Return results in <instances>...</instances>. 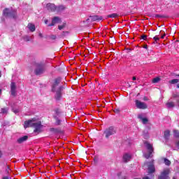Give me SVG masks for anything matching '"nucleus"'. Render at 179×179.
Segmentation results:
<instances>
[{
  "label": "nucleus",
  "mask_w": 179,
  "mask_h": 179,
  "mask_svg": "<svg viewBox=\"0 0 179 179\" xmlns=\"http://www.w3.org/2000/svg\"><path fill=\"white\" fill-rule=\"evenodd\" d=\"M11 96H16V83H11L10 84Z\"/></svg>",
  "instance_id": "nucleus-13"
},
{
  "label": "nucleus",
  "mask_w": 179,
  "mask_h": 179,
  "mask_svg": "<svg viewBox=\"0 0 179 179\" xmlns=\"http://www.w3.org/2000/svg\"><path fill=\"white\" fill-rule=\"evenodd\" d=\"M144 167H148V174H152V173H155V169L153 163H146L144 164Z\"/></svg>",
  "instance_id": "nucleus-9"
},
{
  "label": "nucleus",
  "mask_w": 179,
  "mask_h": 179,
  "mask_svg": "<svg viewBox=\"0 0 179 179\" xmlns=\"http://www.w3.org/2000/svg\"><path fill=\"white\" fill-rule=\"evenodd\" d=\"M59 83H61V78H57L55 79V81L52 85V92L55 93V99L56 100H60L62 99L64 87L62 85H59Z\"/></svg>",
  "instance_id": "nucleus-2"
},
{
  "label": "nucleus",
  "mask_w": 179,
  "mask_h": 179,
  "mask_svg": "<svg viewBox=\"0 0 179 179\" xmlns=\"http://www.w3.org/2000/svg\"><path fill=\"white\" fill-rule=\"evenodd\" d=\"M136 107H137V108H140L141 110H145V109L148 108V105H146V103H145V102H142L139 100H136Z\"/></svg>",
  "instance_id": "nucleus-8"
},
{
  "label": "nucleus",
  "mask_w": 179,
  "mask_h": 179,
  "mask_svg": "<svg viewBox=\"0 0 179 179\" xmlns=\"http://www.w3.org/2000/svg\"><path fill=\"white\" fill-rule=\"evenodd\" d=\"M178 106H179V100L178 101Z\"/></svg>",
  "instance_id": "nucleus-45"
},
{
  "label": "nucleus",
  "mask_w": 179,
  "mask_h": 179,
  "mask_svg": "<svg viewBox=\"0 0 179 179\" xmlns=\"http://www.w3.org/2000/svg\"><path fill=\"white\" fill-rule=\"evenodd\" d=\"M44 23H45V24H48V20H44Z\"/></svg>",
  "instance_id": "nucleus-33"
},
{
  "label": "nucleus",
  "mask_w": 179,
  "mask_h": 179,
  "mask_svg": "<svg viewBox=\"0 0 179 179\" xmlns=\"http://www.w3.org/2000/svg\"><path fill=\"white\" fill-rule=\"evenodd\" d=\"M166 107L168 108H173V107H174V103H173V102H168L166 103Z\"/></svg>",
  "instance_id": "nucleus-22"
},
{
  "label": "nucleus",
  "mask_w": 179,
  "mask_h": 179,
  "mask_svg": "<svg viewBox=\"0 0 179 179\" xmlns=\"http://www.w3.org/2000/svg\"><path fill=\"white\" fill-rule=\"evenodd\" d=\"M143 179H150V178H149L148 176H145L144 178H143Z\"/></svg>",
  "instance_id": "nucleus-38"
},
{
  "label": "nucleus",
  "mask_w": 179,
  "mask_h": 179,
  "mask_svg": "<svg viewBox=\"0 0 179 179\" xmlns=\"http://www.w3.org/2000/svg\"><path fill=\"white\" fill-rule=\"evenodd\" d=\"M65 26H66V23H64L62 25H59L58 27L59 30H62V29H64V27H65Z\"/></svg>",
  "instance_id": "nucleus-28"
},
{
  "label": "nucleus",
  "mask_w": 179,
  "mask_h": 179,
  "mask_svg": "<svg viewBox=\"0 0 179 179\" xmlns=\"http://www.w3.org/2000/svg\"><path fill=\"white\" fill-rule=\"evenodd\" d=\"M138 118L141 120L143 124H148V118L143 117V114L138 115Z\"/></svg>",
  "instance_id": "nucleus-16"
},
{
  "label": "nucleus",
  "mask_w": 179,
  "mask_h": 179,
  "mask_svg": "<svg viewBox=\"0 0 179 179\" xmlns=\"http://www.w3.org/2000/svg\"><path fill=\"white\" fill-rule=\"evenodd\" d=\"M166 36V34H164L161 36V38H164V36Z\"/></svg>",
  "instance_id": "nucleus-40"
},
{
  "label": "nucleus",
  "mask_w": 179,
  "mask_h": 179,
  "mask_svg": "<svg viewBox=\"0 0 179 179\" xmlns=\"http://www.w3.org/2000/svg\"><path fill=\"white\" fill-rule=\"evenodd\" d=\"M3 179H9L8 177H4Z\"/></svg>",
  "instance_id": "nucleus-43"
},
{
  "label": "nucleus",
  "mask_w": 179,
  "mask_h": 179,
  "mask_svg": "<svg viewBox=\"0 0 179 179\" xmlns=\"http://www.w3.org/2000/svg\"><path fill=\"white\" fill-rule=\"evenodd\" d=\"M1 114H8V108H1Z\"/></svg>",
  "instance_id": "nucleus-24"
},
{
  "label": "nucleus",
  "mask_w": 179,
  "mask_h": 179,
  "mask_svg": "<svg viewBox=\"0 0 179 179\" xmlns=\"http://www.w3.org/2000/svg\"><path fill=\"white\" fill-rule=\"evenodd\" d=\"M153 39L155 40V43H157L159 40H160V38H159V36H155Z\"/></svg>",
  "instance_id": "nucleus-29"
},
{
  "label": "nucleus",
  "mask_w": 179,
  "mask_h": 179,
  "mask_svg": "<svg viewBox=\"0 0 179 179\" xmlns=\"http://www.w3.org/2000/svg\"><path fill=\"white\" fill-rule=\"evenodd\" d=\"M57 125H59V124H61V120H57Z\"/></svg>",
  "instance_id": "nucleus-36"
},
{
  "label": "nucleus",
  "mask_w": 179,
  "mask_h": 179,
  "mask_svg": "<svg viewBox=\"0 0 179 179\" xmlns=\"http://www.w3.org/2000/svg\"><path fill=\"white\" fill-rule=\"evenodd\" d=\"M178 76H179V74L178 75Z\"/></svg>",
  "instance_id": "nucleus-48"
},
{
  "label": "nucleus",
  "mask_w": 179,
  "mask_h": 179,
  "mask_svg": "<svg viewBox=\"0 0 179 179\" xmlns=\"http://www.w3.org/2000/svg\"><path fill=\"white\" fill-rule=\"evenodd\" d=\"M2 157V151L0 150V159Z\"/></svg>",
  "instance_id": "nucleus-39"
},
{
  "label": "nucleus",
  "mask_w": 179,
  "mask_h": 179,
  "mask_svg": "<svg viewBox=\"0 0 179 179\" xmlns=\"http://www.w3.org/2000/svg\"><path fill=\"white\" fill-rule=\"evenodd\" d=\"M108 17H111L112 19H115V17H118V14L113 13L108 15Z\"/></svg>",
  "instance_id": "nucleus-21"
},
{
  "label": "nucleus",
  "mask_w": 179,
  "mask_h": 179,
  "mask_svg": "<svg viewBox=\"0 0 179 179\" xmlns=\"http://www.w3.org/2000/svg\"><path fill=\"white\" fill-rule=\"evenodd\" d=\"M164 163L166 166H170V164H171V162L166 158L164 159Z\"/></svg>",
  "instance_id": "nucleus-20"
},
{
  "label": "nucleus",
  "mask_w": 179,
  "mask_h": 179,
  "mask_svg": "<svg viewBox=\"0 0 179 179\" xmlns=\"http://www.w3.org/2000/svg\"><path fill=\"white\" fill-rule=\"evenodd\" d=\"M25 41H30V38L29 36H26L24 38Z\"/></svg>",
  "instance_id": "nucleus-32"
},
{
  "label": "nucleus",
  "mask_w": 179,
  "mask_h": 179,
  "mask_svg": "<svg viewBox=\"0 0 179 179\" xmlns=\"http://www.w3.org/2000/svg\"><path fill=\"white\" fill-rule=\"evenodd\" d=\"M27 139H29V136H24L22 137L19 138L17 140V143H23V142H26V141H27Z\"/></svg>",
  "instance_id": "nucleus-15"
},
{
  "label": "nucleus",
  "mask_w": 179,
  "mask_h": 179,
  "mask_svg": "<svg viewBox=\"0 0 179 179\" xmlns=\"http://www.w3.org/2000/svg\"><path fill=\"white\" fill-rule=\"evenodd\" d=\"M24 127V128H29L30 127L34 128V132L35 134L43 132V124H41V120L38 117H34L31 120H26Z\"/></svg>",
  "instance_id": "nucleus-1"
},
{
  "label": "nucleus",
  "mask_w": 179,
  "mask_h": 179,
  "mask_svg": "<svg viewBox=\"0 0 179 179\" xmlns=\"http://www.w3.org/2000/svg\"><path fill=\"white\" fill-rule=\"evenodd\" d=\"M39 37H41V38H43V34L39 33Z\"/></svg>",
  "instance_id": "nucleus-34"
},
{
  "label": "nucleus",
  "mask_w": 179,
  "mask_h": 179,
  "mask_svg": "<svg viewBox=\"0 0 179 179\" xmlns=\"http://www.w3.org/2000/svg\"><path fill=\"white\" fill-rule=\"evenodd\" d=\"M134 179H141V178H134Z\"/></svg>",
  "instance_id": "nucleus-47"
},
{
  "label": "nucleus",
  "mask_w": 179,
  "mask_h": 179,
  "mask_svg": "<svg viewBox=\"0 0 179 179\" xmlns=\"http://www.w3.org/2000/svg\"><path fill=\"white\" fill-rule=\"evenodd\" d=\"M87 20L88 22H100V20H103V17L99 15H92L90 16Z\"/></svg>",
  "instance_id": "nucleus-10"
},
{
  "label": "nucleus",
  "mask_w": 179,
  "mask_h": 179,
  "mask_svg": "<svg viewBox=\"0 0 179 179\" xmlns=\"http://www.w3.org/2000/svg\"><path fill=\"white\" fill-rule=\"evenodd\" d=\"M123 162L124 163H128V162H129V160H131V159H132V155H131V154L129 153H125L124 155H123Z\"/></svg>",
  "instance_id": "nucleus-14"
},
{
  "label": "nucleus",
  "mask_w": 179,
  "mask_h": 179,
  "mask_svg": "<svg viewBox=\"0 0 179 179\" xmlns=\"http://www.w3.org/2000/svg\"><path fill=\"white\" fill-rule=\"evenodd\" d=\"M175 148L178 150L179 149V140H177L175 143Z\"/></svg>",
  "instance_id": "nucleus-27"
},
{
  "label": "nucleus",
  "mask_w": 179,
  "mask_h": 179,
  "mask_svg": "<svg viewBox=\"0 0 179 179\" xmlns=\"http://www.w3.org/2000/svg\"><path fill=\"white\" fill-rule=\"evenodd\" d=\"M0 78H1V71H0Z\"/></svg>",
  "instance_id": "nucleus-46"
},
{
  "label": "nucleus",
  "mask_w": 179,
  "mask_h": 179,
  "mask_svg": "<svg viewBox=\"0 0 179 179\" xmlns=\"http://www.w3.org/2000/svg\"><path fill=\"white\" fill-rule=\"evenodd\" d=\"M173 179H177V178H176V176H174V177L173 178Z\"/></svg>",
  "instance_id": "nucleus-44"
},
{
  "label": "nucleus",
  "mask_w": 179,
  "mask_h": 179,
  "mask_svg": "<svg viewBox=\"0 0 179 179\" xmlns=\"http://www.w3.org/2000/svg\"><path fill=\"white\" fill-rule=\"evenodd\" d=\"M64 9H65V7L64 6H59L58 7H56L57 12H61L62 10H64Z\"/></svg>",
  "instance_id": "nucleus-19"
},
{
  "label": "nucleus",
  "mask_w": 179,
  "mask_h": 179,
  "mask_svg": "<svg viewBox=\"0 0 179 179\" xmlns=\"http://www.w3.org/2000/svg\"><path fill=\"white\" fill-rule=\"evenodd\" d=\"M159 81H160V78L159 77H157V78L152 79V83H157Z\"/></svg>",
  "instance_id": "nucleus-26"
},
{
  "label": "nucleus",
  "mask_w": 179,
  "mask_h": 179,
  "mask_svg": "<svg viewBox=\"0 0 179 179\" xmlns=\"http://www.w3.org/2000/svg\"><path fill=\"white\" fill-rule=\"evenodd\" d=\"M132 80H136V77H133Z\"/></svg>",
  "instance_id": "nucleus-41"
},
{
  "label": "nucleus",
  "mask_w": 179,
  "mask_h": 179,
  "mask_svg": "<svg viewBox=\"0 0 179 179\" xmlns=\"http://www.w3.org/2000/svg\"><path fill=\"white\" fill-rule=\"evenodd\" d=\"M27 28L29 29V30H30V31H36V26L34 24H28Z\"/></svg>",
  "instance_id": "nucleus-17"
},
{
  "label": "nucleus",
  "mask_w": 179,
  "mask_h": 179,
  "mask_svg": "<svg viewBox=\"0 0 179 179\" xmlns=\"http://www.w3.org/2000/svg\"><path fill=\"white\" fill-rule=\"evenodd\" d=\"M142 38H143V40H146V36H145V35L142 36Z\"/></svg>",
  "instance_id": "nucleus-35"
},
{
  "label": "nucleus",
  "mask_w": 179,
  "mask_h": 179,
  "mask_svg": "<svg viewBox=\"0 0 179 179\" xmlns=\"http://www.w3.org/2000/svg\"><path fill=\"white\" fill-rule=\"evenodd\" d=\"M46 8L48 9V10H50V12H55L57 6H55V4L54 3H48L46 5Z\"/></svg>",
  "instance_id": "nucleus-12"
},
{
  "label": "nucleus",
  "mask_w": 179,
  "mask_h": 179,
  "mask_svg": "<svg viewBox=\"0 0 179 179\" xmlns=\"http://www.w3.org/2000/svg\"><path fill=\"white\" fill-rule=\"evenodd\" d=\"M13 111L15 114H17V113H19V109H13Z\"/></svg>",
  "instance_id": "nucleus-30"
},
{
  "label": "nucleus",
  "mask_w": 179,
  "mask_h": 179,
  "mask_svg": "<svg viewBox=\"0 0 179 179\" xmlns=\"http://www.w3.org/2000/svg\"><path fill=\"white\" fill-rule=\"evenodd\" d=\"M45 64L44 62H41L36 64V69H35L36 75H41L44 73Z\"/></svg>",
  "instance_id": "nucleus-3"
},
{
  "label": "nucleus",
  "mask_w": 179,
  "mask_h": 179,
  "mask_svg": "<svg viewBox=\"0 0 179 179\" xmlns=\"http://www.w3.org/2000/svg\"><path fill=\"white\" fill-rule=\"evenodd\" d=\"M170 174V169H165L161 172V175L158 179H169V175Z\"/></svg>",
  "instance_id": "nucleus-7"
},
{
  "label": "nucleus",
  "mask_w": 179,
  "mask_h": 179,
  "mask_svg": "<svg viewBox=\"0 0 179 179\" xmlns=\"http://www.w3.org/2000/svg\"><path fill=\"white\" fill-rule=\"evenodd\" d=\"M144 145L148 149V153H144L143 156L145 157V159H149V157L152 156V153H153V145L147 141L144 143Z\"/></svg>",
  "instance_id": "nucleus-4"
},
{
  "label": "nucleus",
  "mask_w": 179,
  "mask_h": 179,
  "mask_svg": "<svg viewBox=\"0 0 179 179\" xmlns=\"http://www.w3.org/2000/svg\"><path fill=\"white\" fill-rule=\"evenodd\" d=\"M173 97H174V99L179 97V94H173Z\"/></svg>",
  "instance_id": "nucleus-31"
},
{
  "label": "nucleus",
  "mask_w": 179,
  "mask_h": 179,
  "mask_svg": "<svg viewBox=\"0 0 179 179\" xmlns=\"http://www.w3.org/2000/svg\"><path fill=\"white\" fill-rule=\"evenodd\" d=\"M58 23H61V18H59V17H54L52 19V23L49 24L48 26L49 27H51V26H55V24Z\"/></svg>",
  "instance_id": "nucleus-11"
},
{
  "label": "nucleus",
  "mask_w": 179,
  "mask_h": 179,
  "mask_svg": "<svg viewBox=\"0 0 179 179\" xmlns=\"http://www.w3.org/2000/svg\"><path fill=\"white\" fill-rule=\"evenodd\" d=\"M173 135L175 138H179V131L178 130H173Z\"/></svg>",
  "instance_id": "nucleus-25"
},
{
  "label": "nucleus",
  "mask_w": 179,
  "mask_h": 179,
  "mask_svg": "<svg viewBox=\"0 0 179 179\" xmlns=\"http://www.w3.org/2000/svg\"><path fill=\"white\" fill-rule=\"evenodd\" d=\"M164 138L166 141H169L170 139V130H166L164 133Z\"/></svg>",
  "instance_id": "nucleus-18"
},
{
  "label": "nucleus",
  "mask_w": 179,
  "mask_h": 179,
  "mask_svg": "<svg viewBox=\"0 0 179 179\" xmlns=\"http://www.w3.org/2000/svg\"><path fill=\"white\" fill-rule=\"evenodd\" d=\"M1 93H2V90L0 89V96H1Z\"/></svg>",
  "instance_id": "nucleus-42"
},
{
  "label": "nucleus",
  "mask_w": 179,
  "mask_h": 179,
  "mask_svg": "<svg viewBox=\"0 0 179 179\" xmlns=\"http://www.w3.org/2000/svg\"><path fill=\"white\" fill-rule=\"evenodd\" d=\"M106 138H108L111 135H115V134H117V130L114 128V127H110L108 129H106L103 132Z\"/></svg>",
  "instance_id": "nucleus-5"
},
{
  "label": "nucleus",
  "mask_w": 179,
  "mask_h": 179,
  "mask_svg": "<svg viewBox=\"0 0 179 179\" xmlns=\"http://www.w3.org/2000/svg\"><path fill=\"white\" fill-rule=\"evenodd\" d=\"M115 113H120V110H119V109H116V110H115Z\"/></svg>",
  "instance_id": "nucleus-37"
},
{
  "label": "nucleus",
  "mask_w": 179,
  "mask_h": 179,
  "mask_svg": "<svg viewBox=\"0 0 179 179\" xmlns=\"http://www.w3.org/2000/svg\"><path fill=\"white\" fill-rule=\"evenodd\" d=\"M179 83L178 79H173L169 81V83H171V85H176V83Z\"/></svg>",
  "instance_id": "nucleus-23"
},
{
  "label": "nucleus",
  "mask_w": 179,
  "mask_h": 179,
  "mask_svg": "<svg viewBox=\"0 0 179 179\" xmlns=\"http://www.w3.org/2000/svg\"><path fill=\"white\" fill-rule=\"evenodd\" d=\"M3 15L7 17H16V16L17 15V13H16V11L13 10H10L8 8H6L3 10Z\"/></svg>",
  "instance_id": "nucleus-6"
}]
</instances>
